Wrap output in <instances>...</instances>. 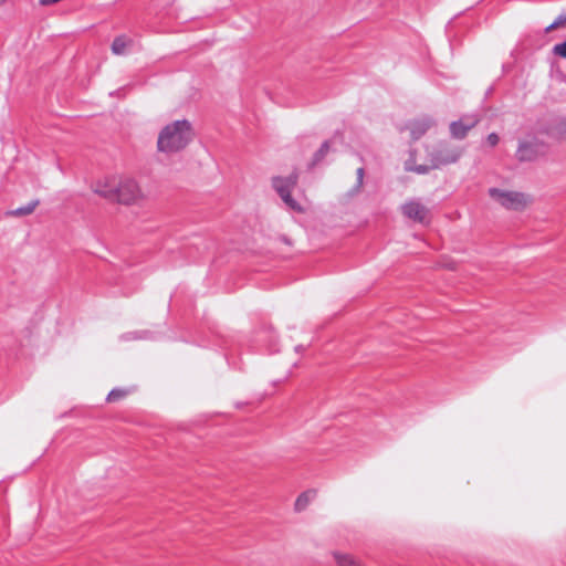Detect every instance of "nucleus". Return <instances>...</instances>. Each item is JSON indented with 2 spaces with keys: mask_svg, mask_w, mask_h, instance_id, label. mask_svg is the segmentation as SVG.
I'll use <instances>...</instances> for the list:
<instances>
[{
  "mask_svg": "<svg viewBox=\"0 0 566 566\" xmlns=\"http://www.w3.org/2000/svg\"><path fill=\"white\" fill-rule=\"evenodd\" d=\"M195 128L188 119H176L166 124L158 133L157 153L171 156L186 149L195 139Z\"/></svg>",
  "mask_w": 566,
  "mask_h": 566,
  "instance_id": "obj_1",
  "label": "nucleus"
},
{
  "mask_svg": "<svg viewBox=\"0 0 566 566\" xmlns=\"http://www.w3.org/2000/svg\"><path fill=\"white\" fill-rule=\"evenodd\" d=\"M461 156V150L446 144H427L417 149L410 159L409 169L419 174L440 168L443 165L455 163Z\"/></svg>",
  "mask_w": 566,
  "mask_h": 566,
  "instance_id": "obj_2",
  "label": "nucleus"
},
{
  "mask_svg": "<svg viewBox=\"0 0 566 566\" xmlns=\"http://www.w3.org/2000/svg\"><path fill=\"white\" fill-rule=\"evenodd\" d=\"M488 193L497 206L514 212H524L534 202L531 193L511 188L493 187Z\"/></svg>",
  "mask_w": 566,
  "mask_h": 566,
  "instance_id": "obj_3",
  "label": "nucleus"
},
{
  "mask_svg": "<svg viewBox=\"0 0 566 566\" xmlns=\"http://www.w3.org/2000/svg\"><path fill=\"white\" fill-rule=\"evenodd\" d=\"M146 200L140 184L133 177L120 175L112 202L123 206H138Z\"/></svg>",
  "mask_w": 566,
  "mask_h": 566,
  "instance_id": "obj_4",
  "label": "nucleus"
},
{
  "mask_svg": "<svg viewBox=\"0 0 566 566\" xmlns=\"http://www.w3.org/2000/svg\"><path fill=\"white\" fill-rule=\"evenodd\" d=\"M297 174H292L289 177H274L272 178V186L283 200V202L293 211L304 213L306 206L298 202L292 197V190L297 184Z\"/></svg>",
  "mask_w": 566,
  "mask_h": 566,
  "instance_id": "obj_5",
  "label": "nucleus"
},
{
  "mask_svg": "<svg viewBox=\"0 0 566 566\" xmlns=\"http://www.w3.org/2000/svg\"><path fill=\"white\" fill-rule=\"evenodd\" d=\"M119 177V174H111L97 178L92 185V191L112 202Z\"/></svg>",
  "mask_w": 566,
  "mask_h": 566,
  "instance_id": "obj_6",
  "label": "nucleus"
},
{
  "mask_svg": "<svg viewBox=\"0 0 566 566\" xmlns=\"http://www.w3.org/2000/svg\"><path fill=\"white\" fill-rule=\"evenodd\" d=\"M432 122L428 117H417L408 122L405 129L410 133L412 140L419 139L431 127Z\"/></svg>",
  "mask_w": 566,
  "mask_h": 566,
  "instance_id": "obj_7",
  "label": "nucleus"
},
{
  "mask_svg": "<svg viewBox=\"0 0 566 566\" xmlns=\"http://www.w3.org/2000/svg\"><path fill=\"white\" fill-rule=\"evenodd\" d=\"M402 213L417 222H424L428 218V209L419 202L410 201L402 206Z\"/></svg>",
  "mask_w": 566,
  "mask_h": 566,
  "instance_id": "obj_8",
  "label": "nucleus"
},
{
  "mask_svg": "<svg viewBox=\"0 0 566 566\" xmlns=\"http://www.w3.org/2000/svg\"><path fill=\"white\" fill-rule=\"evenodd\" d=\"M476 123H478L476 119H472L469 123H464L463 120L453 122L450 125L451 135L454 138H459V139L464 138L467 136L468 132L472 127H474Z\"/></svg>",
  "mask_w": 566,
  "mask_h": 566,
  "instance_id": "obj_9",
  "label": "nucleus"
},
{
  "mask_svg": "<svg viewBox=\"0 0 566 566\" xmlns=\"http://www.w3.org/2000/svg\"><path fill=\"white\" fill-rule=\"evenodd\" d=\"M133 41L128 36L122 34L116 36L111 45L112 53L114 55H123L127 52L128 48L132 45Z\"/></svg>",
  "mask_w": 566,
  "mask_h": 566,
  "instance_id": "obj_10",
  "label": "nucleus"
},
{
  "mask_svg": "<svg viewBox=\"0 0 566 566\" xmlns=\"http://www.w3.org/2000/svg\"><path fill=\"white\" fill-rule=\"evenodd\" d=\"M333 557L336 566H366L358 558L350 554L334 552Z\"/></svg>",
  "mask_w": 566,
  "mask_h": 566,
  "instance_id": "obj_11",
  "label": "nucleus"
},
{
  "mask_svg": "<svg viewBox=\"0 0 566 566\" xmlns=\"http://www.w3.org/2000/svg\"><path fill=\"white\" fill-rule=\"evenodd\" d=\"M39 203H40V201L38 199H35L23 207H19L17 209L9 210L6 214L9 217H25V216L33 213V211L36 209Z\"/></svg>",
  "mask_w": 566,
  "mask_h": 566,
  "instance_id": "obj_12",
  "label": "nucleus"
},
{
  "mask_svg": "<svg viewBox=\"0 0 566 566\" xmlns=\"http://www.w3.org/2000/svg\"><path fill=\"white\" fill-rule=\"evenodd\" d=\"M129 394H130V390L128 388H114L108 392V395L106 397V401L108 403L118 402V401L127 398L129 396Z\"/></svg>",
  "mask_w": 566,
  "mask_h": 566,
  "instance_id": "obj_13",
  "label": "nucleus"
},
{
  "mask_svg": "<svg viewBox=\"0 0 566 566\" xmlns=\"http://www.w3.org/2000/svg\"><path fill=\"white\" fill-rule=\"evenodd\" d=\"M312 500L310 492H303L300 494L294 503V509L297 512L304 511Z\"/></svg>",
  "mask_w": 566,
  "mask_h": 566,
  "instance_id": "obj_14",
  "label": "nucleus"
},
{
  "mask_svg": "<svg viewBox=\"0 0 566 566\" xmlns=\"http://www.w3.org/2000/svg\"><path fill=\"white\" fill-rule=\"evenodd\" d=\"M517 156L521 160H531L533 159V150L530 145H522L517 150Z\"/></svg>",
  "mask_w": 566,
  "mask_h": 566,
  "instance_id": "obj_15",
  "label": "nucleus"
},
{
  "mask_svg": "<svg viewBox=\"0 0 566 566\" xmlns=\"http://www.w3.org/2000/svg\"><path fill=\"white\" fill-rule=\"evenodd\" d=\"M565 27H566V14L565 15H559L552 24H549L545 29V32L549 33V32H552L555 29L565 28Z\"/></svg>",
  "mask_w": 566,
  "mask_h": 566,
  "instance_id": "obj_16",
  "label": "nucleus"
},
{
  "mask_svg": "<svg viewBox=\"0 0 566 566\" xmlns=\"http://www.w3.org/2000/svg\"><path fill=\"white\" fill-rule=\"evenodd\" d=\"M356 175H357V178H356V182H355V186L353 187L352 190H349L348 192L349 193H356L359 191V189L361 188L363 186V179H364V169L363 168H358L356 170Z\"/></svg>",
  "mask_w": 566,
  "mask_h": 566,
  "instance_id": "obj_17",
  "label": "nucleus"
},
{
  "mask_svg": "<svg viewBox=\"0 0 566 566\" xmlns=\"http://www.w3.org/2000/svg\"><path fill=\"white\" fill-rule=\"evenodd\" d=\"M553 53L557 56L566 59V41L554 45Z\"/></svg>",
  "mask_w": 566,
  "mask_h": 566,
  "instance_id": "obj_18",
  "label": "nucleus"
},
{
  "mask_svg": "<svg viewBox=\"0 0 566 566\" xmlns=\"http://www.w3.org/2000/svg\"><path fill=\"white\" fill-rule=\"evenodd\" d=\"M488 142L491 146H495L499 143V137L496 134H490L488 136Z\"/></svg>",
  "mask_w": 566,
  "mask_h": 566,
  "instance_id": "obj_19",
  "label": "nucleus"
},
{
  "mask_svg": "<svg viewBox=\"0 0 566 566\" xmlns=\"http://www.w3.org/2000/svg\"><path fill=\"white\" fill-rule=\"evenodd\" d=\"M327 150H328V145H327V143H325V144H323V146L321 147L319 153H321L322 155H324L325 153H327Z\"/></svg>",
  "mask_w": 566,
  "mask_h": 566,
  "instance_id": "obj_20",
  "label": "nucleus"
},
{
  "mask_svg": "<svg viewBox=\"0 0 566 566\" xmlns=\"http://www.w3.org/2000/svg\"><path fill=\"white\" fill-rule=\"evenodd\" d=\"M6 3V0H0V7Z\"/></svg>",
  "mask_w": 566,
  "mask_h": 566,
  "instance_id": "obj_21",
  "label": "nucleus"
}]
</instances>
